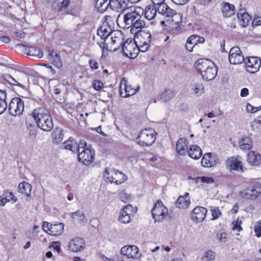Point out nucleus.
Instances as JSON below:
<instances>
[{
    "label": "nucleus",
    "mask_w": 261,
    "mask_h": 261,
    "mask_svg": "<svg viewBox=\"0 0 261 261\" xmlns=\"http://www.w3.org/2000/svg\"><path fill=\"white\" fill-rule=\"evenodd\" d=\"M7 94L5 91L0 90V115L6 110L8 106L6 102Z\"/></svg>",
    "instance_id": "obj_42"
},
{
    "label": "nucleus",
    "mask_w": 261,
    "mask_h": 261,
    "mask_svg": "<svg viewBox=\"0 0 261 261\" xmlns=\"http://www.w3.org/2000/svg\"><path fill=\"white\" fill-rule=\"evenodd\" d=\"M120 214H125L127 216H130L131 217L133 216V210L132 206L130 204H127L122 208L120 211Z\"/></svg>",
    "instance_id": "obj_52"
},
{
    "label": "nucleus",
    "mask_w": 261,
    "mask_h": 261,
    "mask_svg": "<svg viewBox=\"0 0 261 261\" xmlns=\"http://www.w3.org/2000/svg\"><path fill=\"white\" fill-rule=\"evenodd\" d=\"M229 61L232 64H240L245 61L242 52L239 47L234 46L231 48L229 53Z\"/></svg>",
    "instance_id": "obj_13"
},
{
    "label": "nucleus",
    "mask_w": 261,
    "mask_h": 261,
    "mask_svg": "<svg viewBox=\"0 0 261 261\" xmlns=\"http://www.w3.org/2000/svg\"><path fill=\"white\" fill-rule=\"evenodd\" d=\"M70 4V0H55L53 3V8L54 10L60 12L66 9Z\"/></svg>",
    "instance_id": "obj_31"
},
{
    "label": "nucleus",
    "mask_w": 261,
    "mask_h": 261,
    "mask_svg": "<svg viewBox=\"0 0 261 261\" xmlns=\"http://www.w3.org/2000/svg\"><path fill=\"white\" fill-rule=\"evenodd\" d=\"M150 41H145L137 42L139 51L145 52L148 50L150 47Z\"/></svg>",
    "instance_id": "obj_47"
},
{
    "label": "nucleus",
    "mask_w": 261,
    "mask_h": 261,
    "mask_svg": "<svg viewBox=\"0 0 261 261\" xmlns=\"http://www.w3.org/2000/svg\"><path fill=\"white\" fill-rule=\"evenodd\" d=\"M24 110V102L19 97H14L12 99L8 106V111L12 116H20Z\"/></svg>",
    "instance_id": "obj_8"
},
{
    "label": "nucleus",
    "mask_w": 261,
    "mask_h": 261,
    "mask_svg": "<svg viewBox=\"0 0 261 261\" xmlns=\"http://www.w3.org/2000/svg\"><path fill=\"white\" fill-rule=\"evenodd\" d=\"M210 211L212 216V220H215L221 216L222 213L218 207H211Z\"/></svg>",
    "instance_id": "obj_50"
},
{
    "label": "nucleus",
    "mask_w": 261,
    "mask_h": 261,
    "mask_svg": "<svg viewBox=\"0 0 261 261\" xmlns=\"http://www.w3.org/2000/svg\"><path fill=\"white\" fill-rule=\"evenodd\" d=\"M247 162L252 166H258L261 163V155L254 151H250L247 154Z\"/></svg>",
    "instance_id": "obj_27"
},
{
    "label": "nucleus",
    "mask_w": 261,
    "mask_h": 261,
    "mask_svg": "<svg viewBox=\"0 0 261 261\" xmlns=\"http://www.w3.org/2000/svg\"><path fill=\"white\" fill-rule=\"evenodd\" d=\"M139 248L135 245H125L120 250V253L127 258L138 259L140 257Z\"/></svg>",
    "instance_id": "obj_14"
},
{
    "label": "nucleus",
    "mask_w": 261,
    "mask_h": 261,
    "mask_svg": "<svg viewBox=\"0 0 261 261\" xmlns=\"http://www.w3.org/2000/svg\"><path fill=\"white\" fill-rule=\"evenodd\" d=\"M187 153L190 157L195 160L199 159L202 154L201 148L197 145H191Z\"/></svg>",
    "instance_id": "obj_30"
},
{
    "label": "nucleus",
    "mask_w": 261,
    "mask_h": 261,
    "mask_svg": "<svg viewBox=\"0 0 261 261\" xmlns=\"http://www.w3.org/2000/svg\"><path fill=\"white\" fill-rule=\"evenodd\" d=\"M156 133L151 128H145L141 130L136 139V142L141 146L151 145L155 140Z\"/></svg>",
    "instance_id": "obj_3"
},
{
    "label": "nucleus",
    "mask_w": 261,
    "mask_h": 261,
    "mask_svg": "<svg viewBox=\"0 0 261 261\" xmlns=\"http://www.w3.org/2000/svg\"><path fill=\"white\" fill-rule=\"evenodd\" d=\"M19 192L25 194L27 197L31 196L32 186L29 183L23 181L19 184L18 186Z\"/></svg>",
    "instance_id": "obj_40"
},
{
    "label": "nucleus",
    "mask_w": 261,
    "mask_h": 261,
    "mask_svg": "<svg viewBox=\"0 0 261 261\" xmlns=\"http://www.w3.org/2000/svg\"><path fill=\"white\" fill-rule=\"evenodd\" d=\"M137 45L134 39L127 38L121 46L124 55L130 58H136L139 53Z\"/></svg>",
    "instance_id": "obj_6"
},
{
    "label": "nucleus",
    "mask_w": 261,
    "mask_h": 261,
    "mask_svg": "<svg viewBox=\"0 0 261 261\" xmlns=\"http://www.w3.org/2000/svg\"><path fill=\"white\" fill-rule=\"evenodd\" d=\"M254 232L256 236L261 237V220L258 222V225H255Z\"/></svg>",
    "instance_id": "obj_59"
},
{
    "label": "nucleus",
    "mask_w": 261,
    "mask_h": 261,
    "mask_svg": "<svg viewBox=\"0 0 261 261\" xmlns=\"http://www.w3.org/2000/svg\"><path fill=\"white\" fill-rule=\"evenodd\" d=\"M92 86L96 91H99L103 88V84L100 80H95L93 82Z\"/></svg>",
    "instance_id": "obj_56"
},
{
    "label": "nucleus",
    "mask_w": 261,
    "mask_h": 261,
    "mask_svg": "<svg viewBox=\"0 0 261 261\" xmlns=\"http://www.w3.org/2000/svg\"><path fill=\"white\" fill-rule=\"evenodd\" d=\"M217 238L220 242L224 243L226 240V233L224 232L218 233L217 234Z\"/></svg>",
    "instance_id": "obj_60"
},
{
    "label": "nucleus",
    "mask_w": 261,
    "mask_h": 261,
    "mask_svg": "<svg viewBox=\"0 0 261 261\" xmlns=\"http://www.w3.org/2000/svg\"><path fill=\"white\" fill-rule=\"evenodd\" d=\"M105 21L97 30V35L102 40H106L112 32V29L109 22L112 21V17L110 16L105 17Z\"/></svg>",
    "instance_id": "obj_15"
},
{
    "label": "nucleus",
    "mask_w": 261,
    "mask_h": 261,
    "mask_svg": "<svg viewBox=\"0 0 261 261\" xmlns=\"http://www.w3.org/2000/svg\"><path fill=\"white\" fill-rule=\"evenodd\" d=\"M215 258V253L211 250L204 252L203 256L201 258V261H210L214 260Z\"/></svg>",
    "instance_id": "obj_49"
},
{
    "label": "nucleus",
    "mask_w": 261,
    "mask_h": 261,
    "mask_svg": "<svg viewBox=\"0 0 261 261\" xmlns=\"http://www.w3.org/2000/svg\"><path fill=\"white\" fill-rule=\"evenodd\" d=\"M120 200L125 203H126L130 199V196L124 192H121L119 194Z\"/></svg>",
    "instance_id": "obj_57"
},
{
    "label": "nucleus",
    "mask_w": 261,
    "mask_h": 261,
    "mask_svg": "<svg viewBox=\"0 0 261 261\" xmlns=\"http://www.w3.org/2000/svg\"><path fill=\"white\" fill-rule=\"evenodd\" d=\"M195 37V36H194V35H191L187 40L185 47L190 52L192 51L193 48L197 45V42L196 41Z\"/></svg>",
    "instance_id": "obj_44"
},
{
    "label": "nucleus",
    "mask_w": 261,
    "mask_h": 261,
    "mask_svg": "<svg viewBox=\"0 0 261 261\" xmlns=\"http://www.w3.org/2000/svg\"><path fill=\"white\" fill-rule=\"evenodd\" d=\"M260 193L256 189L253 187L246 188L243 191L240 192V196L245 199H255L256 198Z\"/></svg>",
    "instance_id": "obj_20"
},
{
    "label": "nucleus",
    "mask_w": 261,
    "mask_h": 261,
    "mask_svg": "<svg viewBox=\"0 0 261 261\" xmlns=\"http://www.w3.org/2000/svg\"><path fill=\"white\" fill-rule=\"evenodd\" d=\"M109 0H95V7L98 11L103 13L108 8Z\"/></svg>",
    "instance_id": "obj_43"
},
{
    "label": "nucleus",
    "mask_w": 261,
    "mask_h": 261,
    "mask_svg": "<svg viewBox=\"0 0 261 261\" xmlns=\"http://www.w3.org/2000/svg\"><path fill=\"white\" fill-rule=\"evenodd\" d=\"M48 55L50 58L49 59L51 61L54 65L59 68L62 67V62L59 54L55 53L54 50H50L49 51Z\"/></svg>",
    "instance_id": "obj_35"
},
{
    "label": "nucleus",
    "mask_w": 261,
    "mask_h": 261,
    "mask_svg": "<svg viewBox=\"0 0 261 261\" xmlns=\"http://www.w3.org/2000/svg\"><path fill=\"white\" fill-rule=\"evenodd\" d=\"M240 148L245 150H248L252 148V142L250 138L246 137L242 138L239 142Z\"/></svg>",
    "instance_id": "obj_39"
},
{
    "label": "nucleus",
    "mask_w": 261,
    "mask_h": 261,
    "mask_svg": "<svg viewBox=\"0 0 261 261\" xmlns=\"http://www.w3.org/2000/svg\"><path fill=\"white\" fill-rule=\"evenodd\" d=\"M214 64L211 60L205 59H199L195 63V66L201 74V72H203L205 70H207L208 67Z\"/></svg>",
    "instance_id": "obj_21"
},
{
    "label": "nucleus",
    "mask_w": 261,
    "mask_h": 261,
    "mask_svg": "<svg viewBox=\"0 0 261 261\" xmlns=\"http://www.w3.org/2000/svg\"><path fill=\"white\" fill-rule=\"evenodd\" d=\"M218 72L217 66L214 64L210 66L207 70H205L203 72H201V76L204 80L211 81L215 79Z\"/></svg>",
    "instance_id": "obj_23"
},
{
    "label": "nucleus",
    "mask_w": 261,
    "mask_h": 261,
    "mask_svg": "<svg viewBox=\"0 0 261 261\" xmlns=\"http://www.w3.org/2000/svg\"><path fill=\"white\" fill-rule=\"evenodd\" d=\"M141 0H124L123 3L124 4L123 5H125L126 4L127 5V9L131 7V6H129V4H133L137 3L139 2H140Z\"/></svg>",
    "instance_id": "obj_64"
},
{
    "label": "nucleus",
    "mask_w": 261,
    "mask_h": 261,
    "mask_svg": "<svg viewBox=\"0 0 261 261\" xmlns=\"http://www.w3.org/2000/svg\"><path fill=\"white\" fill-rule=\"evenodd\" d=\"M89 64L92 69H97L98 68V64L94 60L91 59L89 60Z\"/></svg>",
    "instance_id": "obj_61"
},
{
    "label": "nucleus",
    "mask_w": 261,
    "mask_h": 261,
    "mask_svg": "<svg viewBox=\"0 0 261 261\" xmlns=\"http://www.w3.org/2000/svg\"><path fill=\"white\" fill-rule=\"evenodd\" d=\"M120 214H125L127 216H130L131 217L133 216V210L132 206L130 204H127L122 208L120 211Z\"/></svg>",
    "instance_id": "obj_51"
},
{
    "label": "nucleus",
    "mask_w": 261,
    "mask_h": 261,
    "mask_svg": "<svg viewBox=\"0 0 261 261\" xmlns=\"http://www.w3.org/2000/svg\"><path fill=\"white\" fill-rule=\"evenodd\" d=\"M172 17V21L176 26V29L180 27V24L182 22V15L180 13H176L175 11V14Z\"/></svg>",
    "instance_id": "obj_45"
},
{
    "label": "nucleus",
    "mask_w": 261,
    "mask_h": 261,
    "mask_svg": "<svg viewBox=\"0 0 261 261\" xmlns=\"http://www.w3.org/2000/svg\"><path fill=\"white\" fill-rule=\"evenodd\" d=\"M190 203L189 193H186L184 196H180L175 202V205L179 208L185 209L188 207Z\"/></svg>",
    "instance_id": "obj_29"
},
{
    "label": "nucleus",
    "mask_w": 261,
    "mask_h": 261,
    "mask_svg": "<svg viewBox=\"0 0 261 261\" xmlns=\"http://www.w3.org/2000/svg\"><path fill=\"white\" fill-rule=\"evenodd\" d=\"M3 79L11 85L17 86L22 89H24L25 88V86L23 85L21 83L23 82L22 80L19 79L17 80L9 74H5L3 75Z\"/></svg>",
    "instance_id": "obj_37"
},
{
    "label": "nucleus",
    "mask_w": 261,
    "mask_h": 261,
    "mask_svg": "<svg viewBox=\"0 0 261 261\" xmlns=\"http://www.w3.org/2000/svg\"><path fill=\"white\" fill-rule=\"evenodd\" d=\"M118 220L122 223L127 224L131 221V217L126 215L125 214H120Z\"/></svg>",
    "instance_id": "obj_54"
},
{
    "label": "nucleus",
    "mask_w": 261,
    "mask_h": 261,
    "mask_svg": "<svg viewBox=\"0 0 261 261\" xmlns=\"http://www.w3.org/2000/svg\"><path fill=\"white\" fill-rule=\"evenodd\" d=\"M219 159L216 154L206 153L204 154L201 159V165L204 167H212L218 163Z\"/></svg>",
    "instance_id": "obj_17"
},
{
    "label": "nucleus",
    "mask_w": 261,
    "mask_h": 261,
    "mask_svg": "<svg viewBox=\"0 0 261 261\" xmlns=\"http://www.w3.org/2000/svg\"><path fill=\"white\" fill-rule=\"evenodd\" d=\"M53 142L60 144L63 139V129L61 128H56L52 133Z\"/></svg>",
    "instance_id": "obj_41"
},
{
    "label": "nucleus",
    "mask_w": 261,
    "mask_h": 261,
    "mask_svg": "<svg viewBox=\"0 0 261 261\" xmlns=\"http://www.w3.org/2000/svg\"><path fill=\"white\" fill-rule=\"evenodd\" d=\"M226 168L230 171H236L243 172V164L240 160L236 156L228 158L225 162Z\"/></svg>",
    "instance_id": "obj_12"
},
{
    "label": "nucleus",
    "mask_w": 261,
    "mask_h": 261,
    "mask_svg": "<svg viewBox=\"0 0 261 261\" xmlns=\"http://www.w3.org/2000/svg\"><path fill=\"white\" fill-rule=\"evenodd\" d=\"M151 35L148 32L139 30L136 34L135 40L137 42L140 41H150Z\"/></svg>",
    "instance_id": "obj_34"
},
{
    "label": "nucleus",
    "mask_w": 261,
    "mask_h": 261,
    "mask_svg": "<svg viewBox=\"0 0 261 261\" xmlns=\"http://www.w3.org/2000/svg\"><path fill=\"white\" fill-rule=\"evenodd\" d=\"M207 209L201 206L196 207L191 213L192 219L196 222H201L205 218Z\"/></svg>",
    "instance_id": "obj_18"
},
{
    "label": "nucleus",
    "mask_w": 261,
    "mask_h": 261,
    "mask_svg": "<svg viewBox=\"0 0 261 261\" xmlns=\"http://www.w3.org/2000/svg\"><path fill=\"white\" fill-rule=\"evenodd\" d=\"M173 93L170 90H165L161 96V99L165 102L169 101L173 97Z\"/></svg>",
    "instance_id": "obj_48"
},
{
    "label": "nucleus",
    "mask_w": 261,
    "mask_h": 261,
    "mask_svg": "<svg viewBox=\"0 0 261 261\" xmlns=\"http://www.w3.org/2000/svg\"><path fill=\"white\" fill-rule=\"evenodd\" d=\"M86 246V242L84 239L76 237L69 241L68 247L69 251L73 252H79L84 251Z\"/></svg>",
    "instance_id": "obj_16"
},
{
    "label": "nucleus",
    "mask_w": 261,
    "mask_h": 261,
    "mask_svg": "<svg viewBox=\"0 0 261 261\" xmlns=\"http://www.w3.org/2000/svg\"><path fill=\"white\" fill-rule=\"evenodd\" d=\"M140 89V87L136 88L132 87L130 85L127 84V80L125 77L122 78L120 85L119 93L122 97H127L136 94Z\"/></svg>",
    "instance_id": "obj_10"
},
{
    "label": "nucleus",
    "mask_w": 261,
    "mask_h": 261,
    "mask_svg": "<svg viewBox=\"0 0 261 261\" xmlns=\"http://www.w3.org/2000/svg\"><path fill=\"white\" fill-rule=\"evenodd\" d=\"M157 12L156 5L153 4L147 6L143 13H144V16L146 19L152 20L155 17Z\"/></svg>",
    "instance_id": "obj_33"
},
{
    "label": "nucleus",
    "mask_w": 261,
    "mask_h": 261,
    "mask_svg": "<svg viewBox=\"0 0 261 261\" xmlns=\"http://www.w3.org/2000/svg\"><path fill=\"white\" fill-rule=\"evenodd\" d=\"M62 148L71 151L73 153H76L81 147V142L78 144L76 141L72 138H69L62 144Z\"/></svg>",
    "instance_id": "obj_19"
},
{
    "label": "nucleus",
    "mask_w": 261,
    "mask_h": 261,
    "mask_svg": "<svg viewBox=\"0 0 261 261\" xmlns=\"http://www.w3.org/2000/svg\"><path fill=\"white\" fill-rule=\"evenodd\" d=\"M77 153L79 161L84 165L90 164L94 159V151L88 148L85 142H81V147Z\"/></svg>",
    "instance_id": "obj_5"
},
{
    "label": "nucleus",
    "mask_w": 261,
    "mask_h": 261,
    "mask_svg": "<svg viewBox=\"0 0 261 261\" xmlns=\"http://www.w3.org/2000/svg\"><path fill=\"white\" fill-rule=\"evenodd\" d=\"M252 23L253 27L261 25V17H255Z\"/></svg>",
    "instance_id": "obj_63"
},
{
    "label": "nucleus",
    "mask_w": 261,
    "mask_h": 261,
    "mask_svg": "<svg viewBox=\"0 0 261 261\" xmlns=\"http://www.w3.org/2000/svg\"><path fill=\"white\" fill-rule=\"evenodd\" d=\"M103 176L111 182H114L119 185L127 179V176L123 172L114 169L109 170L108 168L105 169Z\"/></svg>",
    "instance_id": "obj_7"
},
{
    "label": "nucleus",
    "mask_w": 261,
    "mask_h": 261,
    "mask_svg": "<svg viewBox=\"0 0 261 261\" xmlns=\"http://www.w3.org/2000/svg\"><path fill=\"white\" fill-rule=\"evenodd\" d=\"M158 12L165 17H171L175 14V10L170 8L166 3L162 4L157 7Z\"/></svg>",
    "instance_id": "obj_28"
},
{
    "label": "nucleus",
    "mask_w": 261,
    "mask_h": 261,
    "mask_svg": "<svg viewBox=\"0 0 261 261\" xmlns=\"http://www.w3.org/2000/svg\"><path fill=\"white\" fill-rule=\"evenodd\" d=\"M241 221H239L238 220L236 221L235 222H233V226L232 229L233 230H237V231H240L242 229V228L241 226Z\"/></svg>",
    "instance_id": "obj_62"
},
{
    "label": "nucleus",
    "mask_w": 261,
    "mask_h": 261,
    "mask_svg": "<svg viewBox=\"0 0 261 261\" xmlns=\"http://www.w3.org/2000/svg\"><path fill=\"white\" fill-rule=\"evenodd\" d=\"M61 243L60 242H54L52 245H50L49 247V248H53L54 250L57 251L58 253H60L61 251Z\"/></svg>",
    "instance_id": "obj_58"
},
{
    "label": "nucleus",
    "mask_w": 261,
    "mask_h": 261,
    "mask_svg": "<svg viewBox=\"0 0 261 261\" xmlns=\"http://www.w3.org/2000/svg\"><path fill=\"white\" fill-rule=\"evenodd\" d=\"M196 182H198L199 180L202 183L212 184L214 182V179L212 177L207 176H198L195 178Z\"/></svg>",
    "instance_id": "obj_53"
},
{
    "label": "nucleus",
    "mask_w": 261,
    "mask_h": 261,
    "mask_svg": "<svg viewBox=\"0 0 261 261\" xmlns=\"http://www.w3.org/2000/svg\"><path fill=\"white\" fill-rule=\"evenodd\" d=\"M17 45L19 46L26 47L27 48L25 49V50L28 51L27 54L29 56L36 57L38 58H41L43 57V52L40 48L32 46H27L22 43L18 44Z\"/></svg>",
    "instance_id": "obj_24"
},
{
    "label": "nucleus",
    "mask_w": 261,
    "mask_h": 261,
    "mask_svg": "<svg viewBox=\"0 0 261 261\" xmlns=\"http://www.w3.org/2000/svg\"><path fill=\"white\" fill-rule=\"evenodd\" d=\"M237 15L240 20V23L242 27H246L248 25L251 20V17L246 12L245 9H240Z\"/></svg>",
    "instance_id": "obj_25"
},
{
    "label": "nucleus",
    "mask_w": 261,
    "mask_h": 261,
    "mask_svg": "<svg viewBox=\"0 0 261 261\" xmlns=\"http://www.w3.org/2000/svg\"><path fill=\"white\" fill-rule=\"evenodd\" d=\"M191 90L197 96H199L204 93V87L200 82H195L191 85Z\"/></svg>",
    "instance_id": "obj_38"
},
{
    "label": "nucleus",
    "mask_w": 261,
    "mask_h": 261,
    "mask_svg": "<svg viewBox=\"0 0 261 261\" xmlns=\"http://www.w3.org/2000/svg\"><path fill=\"white\" fill-rule=\"evenodd\" d=\"M124 0H109L108 1V7H110L112 10H117L121 9L122 10H125L127 9V5L123 3Z\"/></svg>",
    "instance_id": "obj_36"
},
{
    "label": "nucleus",
    "mask_w": 261,
    "mask_h": 261,
    "mask_svg": "<svg viewBox=\"0 0 261 261\" xmlns=\"http://www.w3.org/2000/svg\"><path fill=\"white\" fill-rule=\"evenodd\" d=\"M222 5L221 9L224 17H230L235 14L236 8L233 4L227 2H223Z\"/></svg>",
    "instance_id": "obj_26"
},
{
    "label": "nucleus",
    "mask_w": 261,
    "mask_h": 261,
    "mask_svg": "<svg viewBox=\"0 0 261 261\" xmlns=\"http://www.w3.org/2000/svg\"><path fill=\"white\" fill-rule=\"evenodd\" d=\"M35 120L38 127L44 131H50L54 126L52 117L49 112L41 108L33 110L31 114Z\"/></svg>",
    "instance_id": "obj_1"
},
{
    "label": "nucleus",
    "mask_w": 261,
    "mask_h": 261,
    "mask_svg": "<svg viewBox=\"0 0 261 261\" xmlns=\"http://www.w3.org/2000/svg\"><path fill=\"white\" fill-rule=\"evenodd\" d=\"M1 197H4V199H5V200L6 201L9 202L12 201V203H15L17 200V197H15L13 193L9 190L5 191Z\"/></svg>",
    "instance_id": "obj_46"
},
{
    "label": "nucleus",
    "mask_w": 261,
    "mask_h": 261,
    "mask_svg": "<svg viewBox=\"0 0 261 261\" xmlns=\"http://www.w3.org/2000/svg\"><path fill=\"white\" fill-rule=\"evenodd\" d=\"M244 62L246 71L251 73H256L261 66V60L257 57H248Z\"/></svg>",
    "instance_id": "obj_11"
},
{
    "label": "nucleus",
    "mask_w": 261,
    "mask_h": 261,
    "mask_svg": "<svg viewBox=\"0 0 261 261\" xmlns=\"http://www.w3.org/2000/svg\"><path fill=\"white\" fill-rule=\"evenodd\" d=\"M151 213L154 222H161L168 215V209L161 200H158L154 203Z\"/></svg>",
    "instance_id": "obj_4"
},
{
    "label": "nucleus",
    "mask_w": 261,
    "mask_h": 261,
    "mask_svg": "<svg viewBox=\"0 0 261 261\" xmlns=\"http://www.w3.org/2000/svg\"><path fill=\"white\" fill-rule=\"evenodd\" d=\"M124 27L126 29L130 28V31L141 29L145 24L144 18L136 11L126 13L123 17Z\"/></svg>",
    "instance_id": "obj_2"
},
{
    "label": "nucleus",
    "mask_w": 261,
    "mask_h": 261,
    "mask_svg": "<svg viewBox=\"0 0 261 261\" xmlns=\"http://www.w3.org/2000/svg\"><path fill=\"white\" fill-rule=\"evenodd\" d=\"M118 36H112L111 38V43L112 45H115L114 47H111V49L113 51H116L118 49L122 46L123 43L124 39L123 38V35L119 33H118Z\"/></svg>",
    "instance_id": "obj_32"
},
{
    "label": "nucleus",
    "mask_w": 261,
    "mask_h": 261,
    "mask_svg": "<svg viewBox=\"0 0 261 261\" xmlns=\"http://www.w3.org/2000/svg\"><path fill=\"white\" fill-rule=\"evenodd\" d=\"M188 141L187 139L184 138H180L176 145V151L180 155H185L187 152L188 148Z\"/></svg>",
    "instance_id": "obj_22"
},
{
    "label": "nucleus",
    "mask_w": 261,
    "mask_h": 261,
    "mask_svg": "<svg viewBox=\"0 0 261 261\" xmlns=\"http://www.w3.org/2000/svg\"><path fill=\"white\" fill-rule=\"evenodd\" d=\"M252 129L254 130L261 128V119L259 117L254 119L251 123Z\"/></svg>",
    "instance_id": "obj_55"
},
{
    "label": "nucleus",
    "mask_w": 261,
    "mask_h": 261,
    "mask_svg": "<svg viewBox=\"0 0 261 261\" xmlns=\"http://www.w3.org/2000/svg\"><path fill=\"white\" fill-rule=\"evenodd\" d=\"M44 231L51 236H60L64 231V225L63 223L50 224L44 222L42 226Z\"/></svg>",
    "instance_id": "obj_9"
}]
</instances>
